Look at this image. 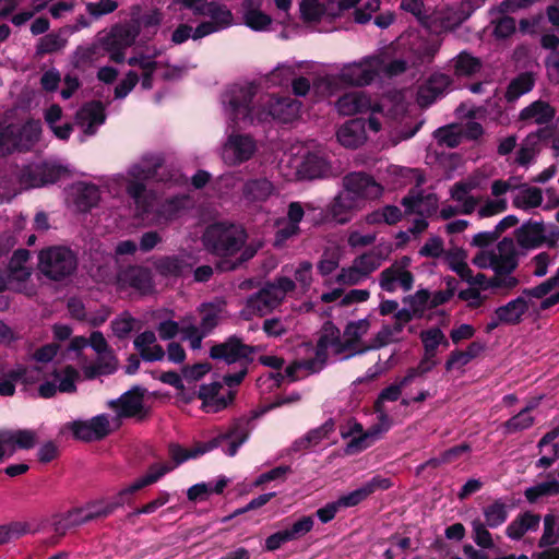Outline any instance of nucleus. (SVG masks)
I'll list each match as a JSON object with an SVG mask.
<instances>
[{
    "label": "nucleus",
    "instance_id": "1",
    "mask_svg": "<svg viewBox=\"0 0 559 559\" xmlns=\"http://www.w3.org/2000/svg\"><path fill=\"white\" fill-rule=\"evenodd\" d=\"M254 92L250 85L233 86L225 95V112L234 127L252 124L254 121H264L269 117L282 122H290L300 114V103L289 98L267 99L269 109L251 108L249 103Z\"/></svg>",
    "mask_w": 559,
    "mask_h": 559
},
{
    "label": "nucleus",
    "instance_id": "2",
    "mask_svg": "<svg viewBox=\"0 0 559 559\" xmlns=\"http://www.w3.org/2000/svg\"><path fill=\"white\" fill-rule=\"evenodd\" d=\"M345 191L334 198L329 214L337 224L348 223L364 200L381 197L383 187L374 177H344Z\"/></svg>",
    "mask_w": 559,
    "mask_h": 559
},
{
    "label": "nucleus",
    "instance_id": "3",
    "mask_svg": "<svg viewBox=\"0 0 559 559\" xmlns=\"http://www.w3.org/2000/svg\"><path fill=\"white\" fill-rule=\"evenodd\" d=\"M158 51L154 53L138 52L128 59V64L138 68L140 74L130 70L126 73L124 78L115 87V97L124 98L138 84L141 82V86L144 90H151L154 84V76L160 74L164 79H174L179 75V70L176 68H169L163 60H158Z\"/></svg>",
    "mask_w": 559,
    "mask_h": 559
},
{
    "label": "nucleus",
    "instance_id": "4",
    "mask_svg": "<svg viewBox=\"0 0 559 559\" xmlns=\"http://www.w3.org/2000/svg\"><path fill=\"white\" fill-rule=\"evenodd\" d=\"M380 67V59L374 57L347 63L343 66L337 75L328 74L317 79L313 86L317 93L332 96L345 86L369 84L379 74Z\"/></svg>",
    "mask_w": 559,
    "mask_h": 559
},
{
    "label": "nucleus",
    "instance_id": "5",
    "mask_svg": "<svg viewBox=\"0 0 559 559\" xmlns=\"http://www.w3.org/2000/svg\"><path fill=\"white\" fill-rule=\"evenodd\" d=\"M246 230L236 224L216 222L209 225L202 236L204 248L218 257H231L242 249Z\"/></svg>",
    "mask_w": 559,
    "mask_h": 559
},
{
    "label": "nucleus",
    "instance_id": "6",
    "mask_svg": "<svg viewBox=\"0 0 559 559\" xmlns=\"http://www.w3.org/2000/svg\"><path fill=\"white\" fill-rule=\"evenodd\" d=\"M557 287L559 288V267L552 276L534 287L522 289L520 296L508 301L506 305L497 307L495 314L499 317L504 325H518L530 310L531 299L544 298Z\"/></svg>",
    "mask_w": 559,
    "mask_h": 559
},
{
    "label": "nucleus",
    "instance_id": "7",
    "mask_svg": "<svg viewBox=\"0 0 559 559\" xmlns=\"http://www.w3.org/2000/svg\"><path fill=\"white\" fill-rule=\"evenodd\" d=\"M40 272L51 281L60 282L72 276L78 269V257L70 248L52 246L38 254Z\"/></svg>",
    "mask_w": 559,
    "mask_h": 559
},
{
    "label": "nucleus",
    "instance_id": "8",
    "mask_svg": "<svg viewBox=\"0 0 559 559\" xmlns=\"http://www.w3.org/2000/svg\"><path fill=\"white\" fill-rule=\"evenodd\" d=\"M287 165L295 175H322L331 170L324 153L320 150L310 151L304 146L293 147L286 156Z\"/></svg>",
    "mask_w": 559,
    "mask_h": 559
},
{
    "label": "nucleus",
    "instance_id": "9",
    "mask_svg": "<svg viewBox=\"0 0 559 559\" xmlns=\"http://www.w3.org/2000/svg\"><path fill=\"white\" fill-rule=\"evenodd\" d=\"M257 346L245 344L242 338L237 335L228 336L222 343H215L210 348V357L214 360H222L227 365L239 362L240 365H250L254 360Z\"/></svg>",
    "mask_w": 559,
    "mask_h": 559
},
{
    "label": "nucleus",
    "instance_id": "10",
    "mask_svg": "<svg viewBox=\"0 0 559 559\" xmlns=\"http://www.w3.org/2000/svg\"><path fill=\"white\" fill-rule=\"evenodd\" d=\"M41 133L39 121H28L22 127H10L2 132V151H27L38 140Z\"/></svg>",
    "mask_w": 559,
    "mask_h": 559
},
{
    "label": "nucleus",
    "instance_id": "11",
    "mask_svg": "<svg viewBox=\"0 0 559 559\" xmlns=\"http://www.w3.org/2000/svg\"><path fill=\"white\" fill-rule=\"evenodd\" d=\"M257 151L255 141L247 134L230 133L221 150L222 160L237 166L249 160Z\"/></svg>",
    "mask_w": 559,
    "mask_h": 559
},
{
    "label": "nucleus",
    "instance_id": "12",
    "mask_svg": "<svg viewBox=\"0 0 559 559\" xmlns=\"http://www.w3.org/2000/svg\"><path fill=\"white\" fill-rule=\"evenodd\" d=\"M145 392L146 390L140 385H134L117 400L110 401L109 406L116 411L120 418L143 420L147 416V411L144 407Z\"/></svg>",
    "mask_w": 559,
    "mask_h": 559
},
{
    "label": "nucleus",
    "instance_id": "13",
    "mask_svg": "<svg viewBox=\"0 0 559 559\" xmlns=\"http://www.w3.org/2000/svg\"><path fill=\"white\" fill-rule=\"evenodd\" d=\"M66 201L79 213H90L100 201V190L94 183L79 181L66 189Z\"/></svg>",
    "mask_w": 559,
    "mask_h": 559
},
{
    "label": "nucleus",
    "instance_id": "14",
    "mask_svg": "<svg viewBox=\"0 0 559 559\" xmlns=\"http://www.w3.org/2000/svg\"><path fill=\"white\" fill-rule=\"evenodd\" d=\"M139 29L134 25L115 26L105 39V48L110 59L117 63L124 60V50L135 43Z\"/></svg>",
    "mask_w": 559,
    "mask_h": 559
},
{
    "label": "nucleus",
    "instance_id": "15",
    "mask_svg": "<svg viewBox=\"0 0 559 559\" xmlns=\"http://www.w3.org/2000/svg\"><path fill=\"white\" fill-rule=\"evenodd\" d=\"M73 437L85 442L103 440L110 433L108 415L100 414L90 420H74L70 424Z\"/></svg>",
    "mask_w": 559,
    "mask_h": 559
},
{
    "label": "nucleus",
    "instance_id": "16",
    "mask_svg": "<svg viewBox=\"0 0 559 559\" xmlns=\"http://www.w3.org/2000/svg\"><path fill=\"white\" fill-rule=\"evenodd\" d=\"M426 183V177H417L416 188H412L403 197L401 204L405 207L406 214H431L437 210L438 198L435 193L425 194L418 187Z\"/></svg>",
    "mask_w": 559,
    "mask_h": 559
},
{
    "label": "nucleus",
    "instance_id": "17",
    "mask_svg": "<svg viewBox=\"0 0 559 559\" xmlns=\"http://www.w3.org/2000/svg\"><path fill=\"white\" fill-rule=\"evenodd\" d=\"M222 389L223 383L218 381L200 385L197 397L202 401L204 412L218 413L234 402L236 391L229 390L226 395H219Z\"/></svg>",
    "mask_w": 559,
    "mask_h": 559
},
{
    "label": "nucleus",
    "instance_id": "18",
    "mask_svg": "<svg viewBox=\"0 0 559 559\" xmlns=\"http://www.w3.org/2000/svg\"><path fill=\"white\" fill-rule=\"evenodd\" d=\"M29 257L27 249H17L13 252L8 266V275L7 277L2 276V292L12 288L20 290L21 286L25 285L31 273L24 264Z\"/></svg>",
    "mask_w": 559,
    "mask_h": 559
},
{
    "label": "nucleus",
    "instance_id": "19",
    "mask_svg": "<svg viewBox=\"0 0 559 559\" xmlns=\"http://www.w3.org/2000/svg\"><path fill=\"white\" fill-rule=\"evenodd\" d=\"M281 305V296L274 293L271 282L247 298L246 310L254 316L264 317Z\"/></svg>",
    "mask_w": 559,
    "mask_h": 559
},
{
    "label": "nucleus",
    "instance_id": "20",
    "mask_svg": "<svg viewBox=\"0 0 559 559\" xmlns=\"http://www.w3.org/2000/svg\"><path fill=\"white\" fill-rule=\"evenodd\" d=\"M335 106L337 111L344 116L380 111V106L372 104L370 97L364 92L347 93L337 99Z\"/></svg>",
    "mask_w": 559,
    "mask_h": 559
},
{
    "label": "nucleus",
    "instance_id": "21",
    "mask_svg": "<svg viewBox=\"0 0 559 559\" xmlns=\"http://www.w3.org/2000/svg\"><path fill=\"white\" fill-rule=\"evenodd\" d=\"M392 481L390 478H384L381 476H374L367 483H365L361 487L341 496L337 499L340 507H356L364 500H366L369 496L374 493L377 490H386L391 488Z\"/></svg>",
    "mask_w": 559,
    "mask_h": 559
},
{
    "label": "nucleus",
    "instance_id": "22",
    "mask_svg": "<svg viewBox=\"0 0 559 559\" xmlns=\"http://www.w3.org/2000/svg\"><path fill=\"white\" fill-rule=\"evenodd\" d=\"M195 205L193 198L187 193L176 194L165 199L156 210L157 216L165 222L181 217Z\"/></svg>",
    "mask_w": 559,
    "mask_h": 559
},
{
    "label": "nucleus",
    "instance_id": "23",
    "mask_svg": "<svg viewBox=\"0 0 559 559\" xmlns=\"http://www.w3.org/2000/svg\"><path fill=\"white\" fill-rule=\"evenodd\" d=\"M557 110L548 102L538 99L526 107L519 114V121L525 126L547 124L554 120Z\"/></svg>",
    "mask_w": 559,
    "mask_h": 559
},
{
    "label": "nucleus",
    "instance_id": "24",
    "mask_svg": "<svg viewBox=\"0 0 559 559\" xmlns=\"http://www.w3.org/2000/svg\"><path fill=\"white\" fill-rule=\"evenodd\" d=\"M114 513L108 500H99L87 503L84 508L69 513L68 522L71 525H81L97 519H104Z\"/></svg>",
    "mask_w": 559,
    "mask_h": 559
},
{
    "label": "nucleus",
    "instance_id": "25",
    "mask_svg": "<svg viewBox=\"0 0 559 559\" xmlns=\"http://www.w3.org/2000/svg\"><path fill=\"white\" fill-rule=\"evenodd\" d=\"M36 444V432L28 429L2 430V460L12 455L14 448L29 450Z\"/></svg>",
    "mask_w": 559,
    "mask_h": 559
},
{
    "label": "nucleus",
    "instance_id": "26",
    "mask_svg": "<svg viewBox=\"0 0 559 559\" xmlns=\"http://www.w3.org/2000/svg\"><path fill=\"white\" fill-rule=\"evenodd\" d=\"M338 143L346 148H356L362 145L366 140L365 121L352 119L342 124L336 131Z\"/></svg>",
    "mask_w": 559,
    "mask_h": 559
},
{
    "label": "nucleus",
    "instance_id": "27",
    "mask_svg": "<svg viewBox=\"0 0 559 559\" xmlns=\"http://www.w3.org/2000/svg\"><path fill=\"white\" fill-rule=\"evenodd\" d=\"M396 281L400 282L404 292H408L413 288L414 275L407 270L396 269V264H392L380 273V287L388 293H394L396 290Z\"/></svg>",
    "mask_w": 559,
    "mask_h": 559
},
{
    "label": "nucleus",
    "instance_id": "28",
    "mask_svg": "<svg viewBox=\"0 0 559 559\" xmlns=\"http://www.w3.org/2000/svg\"><path fill=\"white\" fill-rule=\"evenodd\" d=\"M75 121L83 129L85 134H94L96 127L103 124L105 121V114L102 104L94 102L84 105L78 111Z\"/></svg>",
    "mask_w": 559,
    "mask_h": 559
},
{
    "label": "nucleus",
    "instance_id": "29",
    "mask_svg": "<svg viewBox=\"0 0 559 559\" xmlns=\"http://www.w3.org/2000/svg\"><path fill=\"white\" fill-rule=\"evenodd\" d=\"M451 85V79L443 73H435L420 87L418 92V100L421 105H429L442 95Z\"/></svg>",
    "mask_w": 559,
    "mask_h": 559
},
{
    "label": "nucleus",
    "instance_id": "30",
    "mask_svg": "<svg viewBox=\"0 0 559 559\" xmlns=\"http://www.w3.org/2000/svg\"><path fill=\"white\" fill-rule=\"evenodd\" d=\"M544 225L538 222H527L516 229L519 245L525 249L538 248L546 241Z\"/></svg>",
    "mask_w": 559,
    "mask_h": 559
},
{
    "label": "nucleus",
    "instance_id": "31",
    "mask_svg": "<svg viewBox=\"0 0 559 559\" xmlns=\"http://www.w3.org/2000/svg\"><path fill=\"white\" fill-rule=\"evenodd\" d=\"M550 135V132L546 129H540L530 133L522 142L520 150L516 153L515 162L521 166L531 164L539 148L540 141L546 140Z\"/></svg>",
    "mask_w": 559,
    "mask_h": 559
},
{
    "label": "nucleus",
    "instance_id": "32",
    "mask_svg": "<svg viewBox=\"0 0 559 559\" xmlns=\"http://www.w3.org/2000/svg\"><path fill=\"white\" fill-rule=\"evenodd\" d=\"M249 419L241 417L235 419L229 428L225 431L229 442L224 449V453L228 456H235L239 448L249 439Z\"/></svg>",
    "mask_w": 559,
    "mask_h": 559
},
{
    "label": "nucleus",
    "instance_id": "33",
    "mask_svg": "<svg viewBox=\"0 0 559 559\" xmlns=\"http://www.w3.org/2000/svg\"><path fill=\"white\" fill-rule=\"evenodd\" d=\"M540 515L525 511L520 513L506 528V535L520 540L527 531H536L539 526Z\"/></svg>",
    "mask_w": 559,
    "mask_h": 559
},
{
    "label": "nucleus",
    "instance_id": "34",
    "mask_svg": "<svg viewBox=\"0 0 559 559\" xmlns=\"http://www.w3.org/2000/svg\"><path fill=\"white\" fill-rule=\"evenodd\" d=\"M260 7L261 0H245L242 3L243 21L254 31H264L272 22V19L259 9Z\"/></svg>",
    "mask_w": 559,
    "mask_h": 559
},
{
    "label": "nucleus",
    "instance_id": "35",
    "mask_svg": "<svg viewBox=\"0 0 559 559\" xmlns=\"http://www.w3.org/2000/svg\"><path fill=\"white\" fill-rule=\"evenodd\" d=\"M123 281L133 289L145 295L153 289L151 271L143 266H131L123 273Z\"/></svg>",
    "mask_w": 559,
    "mask_h": 559
},
{
    "label": "nucleus",
    "instance_id": "36",
    "mask_svg": "<svg viewBox=\"0 0 559 559\" xmlns=\"http://www.w3.org/2000/svg\"><path fill=\"white\" fill-rule=\"evenodd\" d=\"M155 269L162 276L180 277L190 272L192 265L182 257L167 255L155 262Z\"/></svg>",
    "mask_w": 559,
    "mask_h": 559
},
{
    "label": "nucleus",
    "instance_id": "37",
    "mask_svg": "<svg viewBox=\"0 0 559 559\" xmlns=\"http://www.w3.org/2000/svg\"><path fill=\"white\" fill-rule=\"evenodd\" d=\"M516 189H519V193L512 201L515 207L528 210L540 206L543 202V191L540 188L523 183L516 186Z\"/></svg>",
    "mask_w": 559,
    "mask_h": 559
},
{
    "label": "nucleus",
    "instance_id": "38",
    "mask_svg": "<svg viewBox=\"0 0 559 559\" xmlns=\"http://www.w3.org/2000/svg\"><path fill=\"white\" fill-rule=\"evenodd\" d=\"M35 373L39 370H27L26 368H17L8 373H2V396H12L15 392V382L32 383L37 378Z\"/></svg>",
    "mask_w": 559,
    "mask_h": 559
},
{
    "label": "nucleus",
    "instance_id": "39",
    "mask_svg": "<svg viewBox=\"0 0 559 559\" xmlns=\"http://www.w3.org/2000/svg\"><path fill=\"white\" fill-rule=\"evenodd\" d=\"M273 191V185L267 177H258L246 182L243 197L249 202L265 201Z\"/></svg>",
    "mask_w": 559,
    "mask_h": 559
},
{
    "label": "nucleus",
    "instance_id": "40",
    "mask_svg": "<svg viewBox=\"0 0 559 559\" xmlns=\"http://www.w3.org/2000/svg\"><path fill=\"white\" fill-rule=\"evenodd\" d=\"M483 514L485 524L490 528H497L507 521L509 508L501 499H496L492 503L483 508Z\"/></svg>",
    "mask_w": 559,
    "mask_h": 559
},
{
    "label": "nucleus",
    "instance_id": "41",
    "mask_svg": "<svg viewBox=\"0 0 559 559\" xmlns=\"http://www.w3.org/2000/svg\"><path fill=\"white\" fill-rule=\"evenodd\" d=\"M488 265L496 275H511L519 266L518 255H496L488 252Z\"/></svg>",
    "mask_w": 559,
    "mask_h": 559
},
{
    "label": "nucleus",
    "instance_id": "42",
    "mask_svg": "<svg viewBox=\"0 0 559 559\" xmlns=\"http://www.w3.org/2000/svg\"><path fill=\"white\" fill-rule=\"evenodd\" d=\"M452 62L455 74L460 76L473 75L481 68V61L466 51L457 55Z\"/></svg>",
    "mask_w": 559,
    "mask_h": 559
},
{
    "label": "nucleus",
    "instance_id": "43",
    "mask_svg": "<svg viewBox=\"0 0 559 559\" xmlns=\"http://www.w3.org/2000/svg\"><path fill=\"white\" fill-rule=\"evenodd\" d=\"M466 254L462 249H456L454 251H448L445 253V260L449 264V267L455 272L462 281H468L472 278V269L465 261Z\"/></svg>",
    "mask_w": 559,
    "mask_h": 559
},
{
    "label": "nucleus",
    "instance_id": "44",
    "mask_svg": "<svg viewBox=\"0 0 559 559\" xmlns=\"http://www.w3.org/2000/svg\"><path fill=\"white\" fill-rule=\"evenodd\" d=\"M534 408L533 405H527L516 415L512 416L503 424V429L506 433H515L519 431H523L528 429L534 424V417L530 415L531 411Z\"/></svg>",
    "mask_w": 559,
    "mask_h": 559
},
{
    "label": "nucleus",
    "instance_id": "45",
    "mask_svg": "<svg viewBox=\"0 0 559 559\" xmlns=\"http://www.w3.org/2000/svg\"><path fill=\"white\" fill-rule=\"evenodd\" d=\"M301 17L306 22L320 21L328 12L325 0H301L299 3Z\"/></svg>",
    "mask_w": 559,
    "mask_h": 559
},
{
    "label": "nucleus",
    "instance_id": "46",
    "mask_svg": "<svg viewBox=\"0 0 559 559\" xmlns=\"http://www.w3.org/2000/svg\"><path fill=\"white\" fill-rule=\"evenodd\" d=\"M557 495H559V481L554 478L528 487L524 491V496L530 503H535L542 497Z\"/></svg>",
    "mask_w": 559,
    "mask_h": 559
},
{
    "label": "nucleus",
    "instance_id": "47",
    "mask_svg": "<svg viewBox=\"0 0 559 559\" xmlns=\"http://www.w3.org/2000/svg\"><path fill=\"white\" fill-rule=\"evenodd\" d=\"M466 16L464 13L454 8H444L437 12L435 20L439 23V26L444 31H452L459 26Z\"/></svg>",
    "mask_w": 559,
    "mask_h": 559
},
{
    "label": "nucleus",
    "instance_id": "48",
    "mask_svg": "<svg viewBox=\"0 0 559 559\" xmlns=\"http://www.w3.org/2000/svg\"><path fill=\"white\" fill-rule=\"evenodd\" d=\"M435 138L440 145L455 147L462 142L463 129L460 126L443 127L435 132Z\"/></svg>",
    "mask_w": 559,
    "mask_h": 559
},
{
    "label": "nucleus",
    "instance_id": "49",
    "mask_svg": "<svg viewBox=\"0 0 559 559\" xmlns=\"http://www.w3.org/2000/svg\"><path fill=\"white\" fill-rule=\"evenodd\" d=\"M174 466L167 463H153L148 466L147 473L141 478L136 479L138 488H144L159 480L164 475L171 472Z\"/></svg>",
    "mask_w": 559,
    "mask_h": 559
},
{
    "label": "nucleus",
    "instance_id": "50",
    "mask_svg": "<svg viewBox=\"0 0 559 559\" xmlns=\"http://www.w3.org/2000/svg\"><path fill=\"white\" fill-rule=\"evenodd\" d=\"M534 86V78L530 73H523L514 79L507 92V96L509 99H515L521 95L530 92Z\"/></svg>",
    "mask_w": 559,
    "mask_h": 559
},
{
    "label": "nucleus",
    "instance_id": "51",
    "mask_svg": "<svg viewBox=\"0 0 559 559\" xmlns=\"http://www.w3.org/2000/svg\"><path fill=\"white\" fill-rule=\"evenodd\" d=\"M201 14L210 16L219 29L228 26L231 22V13L225 7L215 3H207Z\"/></svg>",
    "mask_w": 559,
    "mask_h": 559
},
{
    "label": "nucleus",
    "instance_id": "52",
    "mask_svg": "<svg viewBox=\"0 0 559 559\" xmlns=\"http://www.w3.org/2000/svg\"><path fill=\"white\" fill-rule=\"evenodd\" d=\"M369 328L370 322L368 319L350 321L346 324L344 330L345 340L350 341L352 344L356 347L361 337L368 332Z\"/></svg>",
    "mask_w": 559,
    "mask_h": 559
},
{
    "label": "nucleus",
    "instance_id": "53",
    "mask_svg": "<svg viewBox=\"0 0 559 559\" xmlns=\"http://www.w3.org/2000/svg\"><path fill=\"white\" fill-rule=\"evenodd\" d=\"M168 454L174 461L173 466L175 468L190 459L199 457L200 451H198V447H194L193 449H185L179 443L171 442L168 445Z\"/></svg>",
    "mask_w": 559,
    "mask_h": 559
},
{
    "label": "nucleus",
    "instance_id": "54",
    "mask_svg": "<svg viewBox=\"0 0 559 559\" xmlns=\"http://www.w3.org/2000/svg\"><path fill=\"white\" fill-rule=\"evenodd\" d=\"M134 323L135 319L128 312H124L122 316L117 317L111 321L110 328L116 337L119 340H126L132 332Z\"/></svg>",
    "mask_w": 559,
    "mask_h": 559
},
{
    "label": "nucleus",
    "instance_id": "55",
    "mask_svg": "<svg viewBox=\"0 0 559 559\" xmlns=\"http://www.w3.org/2000/svg\"><path fill=\"white\" fill-rule=\"evenodd\" d=\"M472 528L474 534L473 538L476 545L485 549H490L495 546L492 536L484 522H481L479 519L473 520Z\"/></svg>",
    "mask_w": 559,
    "mask_h": 559
},
{
    "label": "nucleus",
    "instance_id": "56",
    "mask_svg": "<svg viewBox=\"0 0 559 559\" xmlns=\"http://www.w3.org/2000/svg\"><path fill=\"white\" fill-rule=\"evenodd\" d=\"M66 46V39L60 35L50 33L43 36L37 44V53L45 55L61 50Z\"/></svg>",
    "mask_w": 559,
    "mask_h": 559
},
{
    "label": "nucleus",
    "instance_id": "57",
    "mask_svg": "<svg viewBox=\"0 0 559 559\" xmlns=\"http://www.w3.org/2000/svg\"><path fill=\"white\" fill-rule=\"evenodd\" d=\"M200 311L202 312L200 328L204 334H209L218 324L219 310L216 309L213 304H203L201 305Z\"/></svg>",
    "mask_w": 559,
    "mask_h": 559
},
{
    "label": "nucleus",
    "instance_id": "58",
    "mask_svg": "<svg viewBox=\"0 0 559 559\" xmlns=\"http://www.w3.org/2000/svg\"><path fill=\"white\" fill-rule=\"evenodd\" d=\"M313 519L309 515H304L294 522L289 527H286L284 531L288 535V538L292 540H296L305 536L309 533L313 527Z\"/></svg>",
    "mask_w": 559,
    "mask_h": 559
},
{
    "label": "nucleus",
    "instance_id": "59",
    "mask_svg": "<svg viewBox=\"0 0 559 559\" xmlns=\"http://www.w3.org/2000/svg\"><path fill=\"white\" fill-rule=\"evenodd\" d=\"M492 20L493 35L496 38L503 39L511 36L515 32V20L506 14Z\"/></svg>",
    "mask_w": 559,
    "mask_h": 559
},
{
    "label": "nucleus",
    "instance_id": "60",
    "mask_svg": "<svg viewBox=\"0 0 559 559\" xmlns=\"http://www.w3.org/2000/svg\"><path fill=\"white\" fill-rule=\"evenodd\" d=\"M374 442L376 440L366 430L364 433L353 437L349 440V442L345 447V453L347 455L357 454L371 447Z\"/></svg>",
    "mask_w": 559,
    "mask_h": 559
},
{
    "label": "nucleus",
    "instance_id": "61",
    "mask_svg": "<svg viewBox=\"0 0 559 559\" xmlns=\"http://www.w3.org/2000/svg\"><path fill=\"white\" fill-rule=\"evenodd\" d=\"M353 264L364 277H367L380 266V261L372 253H362Z\"/></svg>",
    "mask_w": 559,
    "mask_h": 559
},
{
    "label": "nucleus",
    "instance_id": "62",
    "mask_svg": "<svg viewBox=\"0 0 559 559\" xmlns=\"http://www.w3.org/2000/svg\"><path fill=\"white\" fill-rule=\"evenodd\" d=\"M28 531V525L23 522H12L10 524L2 525V545L19 539Z\"/></svg>",
    "mask_w": 559,
    "mask_h": 559
},
{
    "label": "nucleus",
    "instance_id": "63",
    "mask_svg": "<svg viewBox=\"0 0 559 559\" xmlns=\"http://www.w3.org/2000/svg\"><path fill=\"white\" fill-rule=\"evenodd\" d=\"M164 159L159 155H145L135 166L138 175H150L162 168Z\"/></svg>",
    "mask_w": 559,
    "mask_h": 559
},
{
    "label": "nucleus",
    "instance_id": "64",
    "mask_svg": "<svg viewBox=\"0 0 559 559\" xmlns=\"http://www.w3.org/2000/svg\"><path fill=\"white\" fill-rule=\"evenodd\" d=\"M334 431V421L326 420L320 427L309 430L305 436L311 447L319 444L323 439L328 438Z\"/></svg>",
    "mask_w": 559,
    "mask_h": 559
}]
</instances>
